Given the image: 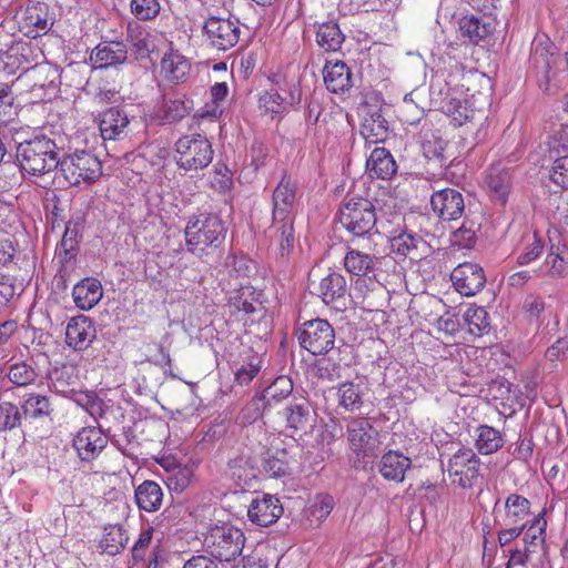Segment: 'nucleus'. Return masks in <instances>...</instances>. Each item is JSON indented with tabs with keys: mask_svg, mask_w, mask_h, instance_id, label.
I'll return each instance as SVG.
<instances>
[{
	"mask_svg": "<svg viewBox=\"0 0 568 568\" xmlns=\"http://www.w3.org/2000/svg\"><path fill=\"white\" fill-rule=\"evenodd\" d=\"M57 150L53 140L45 135H37L17 144L16 163L23 174L44 175L59 166Z\"/></svg>",
	"mask_w": 568,
	"mask_h": 568,
	"instance_id": "2",
	"label": "nucleus"
},
{
	"mask_svg": "<svg viewBox=\"0 0 568 568\" xmlns=\"http://www.w3.org/2000/svg\"><path fill=\"white\" fill-rule=\"evenodd\" d=\"M366 169L371 176L389 180L396 174L397 164L387 149L376 146L366 161Z\"/></svg>",
	"mask_w": 568,
	"mask_h": 568,
	"instance_id": "28",
	"label": "nucleus"
},
{
	"mask_svg": "<svg viewBox=\"0 0 568 568\" xmlns=\"http://www.w3.org/2000/svg\"><path fill=\"white\" fill-rule=\"evenodd\" d=\"M282 415L286 422V428L292 432V435L305 434L313 427L312 410L306 400L287 404Z\"/></svg>",
	"mask_w": 568,
	"mask_h": 568,
	"instance_id": "24",
	"label": "nucleus"
},
{
	"mask_svg": "<svg viewBox=\"0 0 568 568\" xmlns=\"http://www.w3.org/2000/svg\"><path fill=\"white\" fill-rule=\"evenodd\" d=\"M176 163L186 171L206 168L213 160L211 142L201 134L185 135L178 140Z\"/></svg>",
	"mask_w": 568,
	"mask_h": 568,
	"instance_id": "7",
	"label": "nucleus"
},
{
	"mask_svg": "<svg viewBox=\"0 0 568 568\" xmlns=\"http://www.w3.org/2000/svg\"><path fill=\"white\" fill-rule=\"evenodd\" d=\"M420 237L409 232H403L392 239V248L398 254L406 256L417 247Z\"/></svg>",
	"mask_w": 568,
	"mask_h": 568,
	"instance_id": "59",
	"label": "nucleus"
},
{
	"mask_svg": "<svg viewBox=\"0 0 568 568\" xmlns=\"http://www.w3.org/2000/svg\"><path fill=\"white\" fill-rule=\"evenodd\" d=\"M261 358L257 354L251 353L246 359L234 372L235 382L241 386H247L261 371Z\"/></svg>",
	"mask_w": 568,
	"mask_h": 568,
	"instance_id": "51",
	"label": "nucleus"
},
{
	"mask_svg": "<svg viewBox=\"0 0 568 568\" xmlns=\"http://www.w3.org/2000/svg\"><path fill=\"white\" fill-rule=\"evenodd\" d=\"M190 70L189 60L170 44L160 62V77L169 83L180 84L186 80Z\"/></svg>",
	"mask_w": 568,
	"mask_h": 568,
	"instance_id": "21",
	"label": "nucleus"
},
{
	"mask_svg": "<svg viewBox=\"0 0 568 568\" xmlns=\"http://www.w3.org/2000/svg\"><path fill=\"white\" fill-rule=\"evenodd\" d=\"M163 499V491L160 485L152 480H145L135 489V500L140 509L152 513L156 511Z\"/></svg>",
	"mask_w": 568,
	"mask_h": 568,
	"instance_id": "36",
	"label": "nucleus"
},
{
	"mask_svg": "<svg viewBox=\"0 0 568 568\" xmlns=\"http://www.w3.org/2000/svg\"><path fill=\"white\" fill-rule=\"evenodd\" d=\"M334 507V499L329 495L320 496L311 506V514L317 520L325 519Z\"/></svg>",
	"mask_w": 568,
	"mask_h": 568,
	"instance_id": "61",
	"label": "nucleus"
},
{
	"mask_svg": "<svg viewBox=\"0 0 568 568\" xmlns=\"http://www.w3.org/2000/svg\"><path fill=\"white\" fill-rule=\"evenodd\" d=\"M21 424L19 407L10 402H0V432L12 430Z\"/></svg>",
	"mask_w": 568,
	"mask_h": 568,
	"instance_id": "55",
	"label": "nucleus"
},
{
	"mask_svg": "<svg viewBox=\"0 0 568 568\" xmlns=\"http://www.w3.org/2000/svg\"><path fill=\"white\" fill-rule=\"evenodd\" d=\"M129 124L126 113L118 108H110L101 113L99 129L103 140H120L125 135Z\"/></svg>",
	"mask_w": 568,
	"mask_h": 568,
	"instance_id": "27",
	"label": "nucleus"
},
{
	"mask_svg": "<svg viewBox=\"0 0 568 568\" xmlns=\"http://www.w3.org/2000/svg\"><path fill=\"white\" fill-rule=\"evenodd\" d=\"M345 37L335 21H327L318 24L316 30V42L324 51L336 52L341 49Z\"/></svg>",
	"mask_w": 568,
	"mask_h": 568,
	"instance_id": "37",
	"label": "nucleus"
},
{
	"mask_svg": "<svg viewBox=\"0 0 568 568\" xmlns=\"http://www.w3.org/2000/svg\"><path fill=\"white\" fill-rule=\"evenodd\" d=\"M108 437L97 426L81 428L73 438V448L81 462L95 460L108 446Z\"/></svg>",
	"mask_w": 568,
	"mask_h": 568,
	"instance_id": "14",
	"label": "nucleus"
},
{
	"mask_svg": "<svg viewBox=\"0 0 568 568\" xmlns=\"http://www.w3.org/2000/svg\"><path fill=\"white\" fill-rule=\"evenodd\" d=\"M530 509L529 500L518 494H510L505 501L506 520L515 524L528 515Z\"/></svg>",
	"mask_w": 568,
	"mask_h": 568,
	"instance_id": "49",
	"label": "nucleus"
},
{
	"mask_svg": "<svg viewBox=\"0 0 568 568\" xmlns=\"http://www.w3.org/2000/svg\"><path fill=\"white\" fill-rule=\"evenodd\" d=\"M536 276L540 274L550 277H562L568 274V247L566 245H552L539 271H535Z\"/></svg>",
	"mask_w": 568,
	"mask_h": 568,
	"instance_id": "32",
	"label": "nucleus"
},
{
	"mask_svg": "<svg viewBox=\"0 0 568 568\" xmlns=\"http://www.w3.org/2000/svg\"><path fill=\"white\" fill-rule=\"evenodd\" d=\"M128 41L130 50L136 60L151 59V54L159 51L165 43L164 36L158 32H151L138 24L129 26Z\"/></svg>",
	"mask_w": 568,
	"mask_h": 568,
	"instance_id": "18",
	"label": "nucleus"
},
{
	"mask_svg": "<svg viewBox=\"0 0 568 568\" xmlns=\"http://www.w3.org/2000/svg\"><path fill=\"white\" fill-rule=\"evenodd\" d=\"M345 420L348 447L358 458H364L373 448L378 432L366 417L353 416Z\"/></svg>",
	"mask_w": 568,
	"mask_h": 568,
	"instance_id": "12",
	"label": "nucleus"
},
{
	"mask_svg": "<svg viewBox=\"0 0 568 568\" xmlns=\"http://www.w3.org/2000/svg\"><path fill=\"white\" fill-rule=\"evenodd\" d=\"M376 262V256L355 248L348 250L344 257L346 271L356 276H366L373 273Z\"/></svg>",
	"mask_w": 568,
	"mask_h": 568,
	"instance_id": "38",
	"label": "nucleus"
},
{
	"mask_svg": "<svg viewBox=\"0 0 568 568\" xmlns=\"http://www.w3.org/2000/svg\"><path fill=\"white\" fill-rule=\"evenodd\" d=\"M551 160L554 163L550 170V180L562 189H568V153Z\"/></svg>",
	"mask_w": 568,
	"mask_h": 568,
	"instance_id": "57",
	"label": "nucleus"
},
{
	"mask_svg": "<svg viewBox=\"0 0 568 568\" xmlns=\"http://www.w3.org/2000/svg\"><path fill=\"white\" fill-rule=\"evenodd\" d=\"M361 133L369 143L384 142L389 134L388 121L381 109L367 108L363 115Z\"/></svg>",
	"mask_w": 568,
	"mask_h": 568,
	"instance_id": "26",
	"label": "nucleus"
},
{
	"mask_svg": "<svg viewBox=\"0 0 568 568\" xmlns=\"http://www.w3.org/2000/svg\"><path fill=\"white\" fill-rule=\"evenodd\" d=\"M420 145L424 155L429 160H436L440 165L447 161L445 156L446 141L442 139L437 131H434L430 123L425 121L419 133Z\"/></svg>",
	"mask_w": 568,
	"mask_h": 568,
	"instance_id": "30",
	"label": "nucleus"
},
{
	"mask_svg": "<svg viewBox=\"0 0 568 568\" xmlns=\"http://www.w3.org/2000/svg\"><path fill=\"white\" fill-rule=\"evenodd\" d=\"M549 159L568 153V125H554L547 140Z\"/></svg>",
	"mask_w": 568,
	"mask_h": 568,
	"instance_id": "48",
	"label": "nucleus"
},
{
	"mask_svg": "<svg viewBox=\"0 0 568 568\" xmlns=\"http://www.w3.org/2000/svg\"><path fill=\"white\" fill-rule=\"evenodd\" d=\"M159 0H132L131 11L139 20L154 19L160 12Z\"/></svg>",
	"mask_w": 568,
	"mask_h": 568,
	"instance_id": "56",
	"label": "nucleus"
},
{
	"mask_svg": "<svg viewBox=\"0 0 568 568\" xmlns=\"http://www.w3.org/2000/svg\"><path fill=\"white\" fill-rule=\"evenodd\" d=\"M22 410L26 417L41 418L49 416L52 412V407L47 396L31 395L24 400Z\"/></svg>",
	"mask_w": 568,
	"mask_h": 568,
	"instance_id": "53",
	"label": "nucleus"
},
{
	"mask_svg": "<svg viewBox=\"0 0 568 568\" xmlns=\"http://www.w3.org/2000/svg\"><path fill=\"white\" fill-rule=\"evenodd\" d=\"M260 106L272 115L281 114L285 110L284 99L273 90L264 92L260 97Z\"/></svg>",
	"mask_w": 568,
	"mask_h": 568,
	"instance_id": "58",
	"label": "nucleus"
},
{
	"mask_svg": "<svg viewBox=\"0 0 568 568\" xmlns=\"http://www.w3.org/2000/svg\"><path fill=\"white\" fill-rule=\"evenodd\" d=\"M226 232L227 227L217 214L193 215L184 229L186 248L207 263L209 257L224 244Z\"/></svg>",
	"mask_w": 568,
	"mask_h": 568,
	"instance_id": "1",
	"label": "nucleus"
},
{
	"mask_svg": "<svg viewBox=\"0 0 568 568\" xmlns=\"http://www.w3.org/2000/svg\"><path fill=\"white\" fill-rule=\"evenodd\" d=\"M103 290L99 280L85 277L77 283L72 290L74 304L84 311L94 307L102 298Z\"/></svg>",
	"mask_w": 568,
	"mask_h": 568,
	"instance_id": "29",
	"label": "nucleus"
},
{
	"mask_svg": "<svg viewBox=\"0 0 568 568\" xmlns=\"http://www.w3.org/2000/svg\"><path fill=\"white\" fill-rule=\"evenodd\" d=\"M192 470L187 467H179L169 477V487L175 491H182L191 481Z\"/></svg>",
	"mask_w": 568,
	"mask_h": 568,
	"instance_id": "62",
	"label": "nucleus"
},
{
	"mask_svg": "<svg viewBox=\"0 0 568 568\" xmlns=\"http://www.w3.org/2000/svg\"><path fill=\"white\" fill-rule=\"evenodd\" d=\"M229 94V87L225 82H216L210 89L211 102L206 103L201 111V116L216 119L222 115V102Z\"/></svg>",
	"mask_w": 568,
	"mask_h": 568,
	"instance_id": "46",
	"label": "nucleus"
},
{
	"mask_svg": "<svg viewBox=\"0 0 568 568\" xmlns=\"http://www.w3.org/2000/svg\"><path fill=\"white\" fill-rule=\"evenodd\" d=\"M442 108L456 126H462L473 121L476 114L466 100L456 98H447Z\"/></svg>",
	"mask_w": 568,
	"mask_h": 568,
	"instance_id": "42",
	"label": "nucleus"
},
{
	"mask_svg": "<svg viewBox=\"0 0 568 568\" xmlns=\"http://www.w3.org/2000/svg\"><path fill=\"white\" fill-rule=\"evenodd\" d=\"M293 389L290 378L285 376L277 377L271 386H268L262 394V398L267 406H272L286 398Z\"/></svg>",
	"mask_w": 568,
	"mask_h": 568,
	"instance_id": "50",
	"label": "nucleus"
},
{
	"mask_svg": "<svg viewBox=\"0 0 568 568\" xmlns=\"http://www.w3.org/2000/svg\"><path fill=\"white\" fill-rule=\"evenodd\" d=\"M459 30L464 38L474 43L487 39L495 30L489 18L464 17L459 21Z\"/></svg>",
	"mask_w": 568,
	"mask_h": 568,
	"instance_id": "34",
	"label": "nucleus"
},
{
	"mask_svg": "<svg viewBox=\"0 0 568 568\" xmlns=\"http://www.w3.org/2000/svg\"><path fill=\"white\" fill-rule=\"evenodd\" d=\"M129 541V535L122 525H108L103 529L99 548L102 552L115 556L122 552Z\"/></svg>",
	"mask_w": 568,
	"mask_h": 568,
	"instance_id": "35",
	"label": "nucleus"
},
{
	"mask_svg": "<svg viewBox=\"0 0 568 568\" xmlns=\"http://www.w3.org/2000/svg\"><path fill=\"white\" fill-rule=\"evenodd\" d=\"M480 459L470 448L459 449L448 460L447 471L453 483L462 488H471L479 476Z\"/></svg>",
	"mask_w": 568,
	"mask_h": 568,
	"instance_id": "11",
	"label": "nucleus"
},
{
	"mask_svg": "<svg viewBox=\"0 0 568 568\" xmlns=\"http://www.w3.org/2000/svg\"><path fill=\"white\" fill-rule=\"evenodd\" d=\"M7 376L17 386H28L37 378L34 368L26 362H17L9 366Z\"/></svg>",
	"mask_w": 568,
	"mask_h": 568,
	"instance_id": "54",
	"label": "nucleus"
},
{
	"mask_svg": "<svg viewBox=\"0 0 568 568\" xmlns=\"http://www.w3.org/2000/svg\"><path fill=\"white\" fill-rule=\"evenodd\" d=\"M50 387L57 394L64 397H71L73 399V394L78 393L74 388L78 377L73 374L72 367L63 366L61 368H55L50 375Z\"/></svg>",
	"mask_w": 568,
	"mask_h": 568,
	"instance_id": "41",
	"label": "nucleus"
},
{
	"mask_svg": "<svg viewBox=\"0 0 568 568\" xmlns=\"http://www.w3.org/2000/svg\"><path fill=\"white\" fill-rule=\"evenodd\" d=\"M430 205L434 213L443 221H455L462 217L465 211V200L456 189L446 187L432 194Z\"/></svg>",
	"mask_w": 568,
	"mask_h": 568,
	"instance_id": "17",
	"label": "nucleus"
},
{
	"mask_svg": "<svg viewBox=\"0 0 568 568\" xmlns=\"http://www.w3.org/2000/svg\"><path fill=\"white\" fill-rule=\"evenodd\" d=\"M298 342L311 354L324 355L334 347L335 331L326 320H311L300 327Z\"/></svg>",
	"mask_w": 568,
	"mask_h": 568,
	"instance_id": "8",
	"label": "nucleus"
},
{
	"mask_svg": "<svg viewBox=\"0 0 568 568\" xmlns=\"http://www.w3.org/2000/svg\"><path fill=\"white\" fill-rule=\"evenodd\" d=\"M326 89L335 94L344 93L353 87L352 73L344 61L328 60L323 68Z\"/></svg>",
	"mask_w": 568,
	"mask_h": 568,
	"instance_id": "22",
	"label": "nucleus"
},
{
	"mask_svg": "<svg viewBox=\"0 0 568 568\" xmlns=\"http://www.w3.org/2000/svg\"><path fill=\"white\" fill-rule=\"evenodd\" d=\"M546 526L547 523L541 515L535 517L529 525H521L520 527H525L523 531L525 547L535 549V551L537 550L538 547H541L542 544L545 542Z\"/></svg>",
	"mask_w": 568,
	"mask_h": 568,
	"instance_id": "47",
	"label": "nucleus"
},
{
	"mask_svg": "<svg viewBox=\"0 0 568 568\" xmlns=\"http://www.w3.org/2000/svg\"><path fill=\"white\" fill-rule=\"evenodd\" d=\"M282 514L283 507L280 500L267 494L253 498L247 509L250 520L262 527L276 523Z\"/></svg>",
	"mask_w": 568,
	"mask_h": 568,
	"instance_id": "19",
	"label": "nucleus"
},
{
	"mask_svg": "<svg viewBox=\"0 0 568 568\" xmlns=\"http://www.w3.org/2000/svg\"><path fill=\"white\" fill-rule=\"evenodd\" d=\"M78 406L84 409L97 422L104 416L108 406L94 392H79L73 394L72 399Z\"/></svg>",
	"mask_w": 568,
	"mask_h": 568,
	"instance_id": "44",
	"label": "nucleus"
},
{
	"mask_svg": "<svg viewBox=\"0 0 568 568\" xmlns=\"http://www.w3.org/2000/svg\"><path fill=\"white\" fill-rule=\"evenodd\" d=\"M504 445L500 432L488 425H480L475 432V446L481 455L496 453Z\"/></svg>",
	"mask_w": 568,
	"mask_h": 568,
	"instance_id": "39",
	"label": "nucleus"
},
{
	"mask_svg": "<svg viewBox=\"0 0 568 568\" xmlns=\"http://www.w3.org/2000/svg\"><path fill=\"white\" fill-rule=\"evenodd\" d=\"M534 442L531 437L520 436L514 448L513 456L515 459L528 463L532 456Z\"/></svg>",
	"mask_w": 568,
	"mask_h": 568,
	"instance_id": "63",
	"label": "nucleus"
},
{
	"mask_svg": "<svg viewBox=\"0 0 568 568\" xmlns=\"http://www.w3.org/2000/svg\"><path fill=\"white\" fill-rule=\"evenodd\" d=\"M18 80L24 81L30 93L39 101L51 100L58 94L61 84L59 68L41 61L27 68Z\"/></svg>",
	"mask_w": 568,
	"mask_h": 568,
	"instance_id": "6",
	"label": "nucleus"
},
{
	"mask_svg": "<svg viewBox=\"0 0 568 568\" xmlns=\"http://www.w3.org/2000/svg\"><path fill=\"white\" fill-rule=\"evenodd\" d=\"M267 406L262 397L253 398L241 412L243 423H253L262 416V407Z\"/></svg>",
	"mask_w": 568,
	"mask_h": 568,
	"instance_id": "64",
	"label": "nucleus"
},
{
	"mask_svg": "<svg viewBox=\"0 0 568 568\" xmlns=\"http://www.w3.org/2000/svg\"><path fill=\"white\" fill-rule=\"evenodd\" d=\"M450 278L456 291L465 296L477 294L486 284L483 267L471 262H465L455 267Z\"/></svg>",
	"mask_w": 568,
	"mask_h": 568,
	"instance_id": "16",
	"label": "nucleus"
},
{
	"mask_svg": "<svg viewBox=\"0 0 568 568\" xmlns=\"http://www.w3.org/2000/svg\"><path fill=\"white\" fill-rule=\"evenodd\" d=\"M294 221H283L280 224H272L274 231V241L277 244L278 255L282 260H286L294 250L295 234H294Z\"/></svg>",
	"mask_w": 568,
	"mask_h": 568,
	"instance_id": "43",
	"label": "nucleus"
},
{
	"mask_svg": "<svg viewBox=\"0 0 568 568\" xmlns=\"http://www.w3.org/2000/svg\"><path fill=\"white\" fill-rule=\"evenodd\" d=\"M338 405L346 412H354L363 406V388L352 382L344 383L338 387Z\"/></svg>",
	"mask_w": 568,
	"mask_h": 568,
	"instance_id": "45",
	"label": "nucleus"
},
{
	"mask_svg": "<svg viewBox=\"0 0 568 568\" xmlns=\"http://www.w3.org/2000/svg\"><path fill=\"white\" fill-rule=\"evenodd\" d=\"M90 59L97 69L122 64L128 59V49L120 41L101 42L92 51Z\"/></svg>",
	"mask_w": 568,
	"mask_h": 568,
	"instance_id": "23",
	"label": "nucleus"
},
{
	"mask_svg": "<svg viewBox=\"0 0 568 568\" xmlns=\"http://www.w3.org/2000/svg\"><path fill=\"white\" fill-rule=\"evenodd\" d=\"M93 321L85 315L72 317L65 328V343L75 351L87 349L95 339Z\"/></svg>",
	"mask_w": 568,
	"mask_h": 568,
	"instance_id": "20",
	"label": "nucleus"
},
{
	"mask_svg": "<svg viewBox=\"0 0 568 568\" xmlns=\"http://www.w3.org/2000/svg\"><path fill=\"white\" fill-rule=\"evenodd\" d=\"M191 104L182 99L165 100L161 109V118L168 123L180 121L189 114Z\"/></svg>",
	"mask_w": 568,
	"mask_h": 568,
	"instance_id": "52",
	"label": "nucleus"
},
{
	"mask_svg": "<svg viewBox=\"0 0 568 568\" xmlns=\"http://www.w3.org/2000/svg\"><path fill=\"white\" fill-rule=\"evenodd\" d=\"M203 34L210 47L220 51L233 48L240 39L241 29L237 20L210 17L203 24Z\"/></svg>",
	"mask_w": 568,
	"mask_h": 568,
	"instance_id": "9",
	"label": "nucleus"
},
{
	"mask_svg": "<svg viewBox=\"0 0 568 568\" xmlns=\"http://www.w3.org/2000/svg\"><path fill=\"white\" fill-rule=\"evenodd\" d=\"M410 464L412 462L408 457L398 452L389 450L382 456L378 469L385 479L402 483Z\"/></svg>",
	"mask_w": 568,
	"mask_h": 568,
	"instance_id": "31",
	"label": "nucleus"
},
{
	"mask_svg": "<svg viewBox=\"0 0 568 568\" xmlns=\"http://www.w3.org/2000/svg\"><path fill=\"white\" fill-rule=\"evenodd\" d=\"M486 183L494 200L504 205L511 186L509 171L500 165H491L486 175Z\"/></svg>",
	"mask_w": 568,
	"mask_h": 568,
	"instance_id": "33",
	"label": "nucleus"
},
{
	"mask_svg": "<svg viewBox=\"0 0 568 568\" xmlns=\"http://www.w3.org/2000/svg\"><path fill=\"white\" fill-rule=\"evenodd\" d=\"M59 171L69 185L93 183L102 175L101 161L87 151H75L60 160Z\"/></svg>",
	"mask_w": 568,
	"mask_h": 568,
	"instance_id": "5",
	"label": "nucleus"
},
{
	"mask_svg": "<svg viewBox=\"0 0 568 568\" xmlns=\"http://www.w3.org/2000/svg\"><path fill=\"white\" fill-rule=\"evenodd\" d=\"M0 59L7 68L23 69L38 64L44 59L42 49L32 41H14L1 53Z\"/></svg>",
	"mask_w": 568,
	"mask_h": 568,
	"instance_id": "15",
	"label": "nucleus"
},
{
	"mask_svg": "<svg viewBox=\"0 0 568 568\" xmlns=\"http://www.w3.org/2000/svg\"><path fill=\"white\" fill-rule=\"evenodd\" d=\"M337 220L354 237H371L372 234L378 233L375 205L365 197L353 196L344 200Z\"/></svg>",
	"mask_w": 568,
	"mask_h": 568,
	"instance_id": "3",
	"label": "nucleus"
},
{
	"mask_svg": "<svg viewBox=\"0 0 568 568\" xmlns=\"http://www.w3.org/2000/svg\"><path fill=\"white\" fill-rule=\"evenodd\" d=\"M348 292L346 278L336 272L327 274L317 285L316 294L326 305L338 307Z\"/></svg>",
	"mask_w": 568,
	"mask_h": 568,
	"instance_id": "25",
	"label": "nucleus"
},
{
	"mask_svg": "<svg viewBox=\"0 0 568 568\" xmlns=\"http://www.w3.org/2000/svg\"><path fill=\"white\" fill-rule=\"evenodd\" d=\"M244 544V532L229 524L211 527L204 537L206 552L220 561L236 559L242 554Z\"/></svg>",
	"mask_w": 568,
	"mask_h": 568,
	"instance_id": "4",
	"label": "nucleus"
},
{
	"mask_svg": "<svg viewBox=\"0 0 568 568\" xmlns=\"http://www.w3.org/2000/svg\"><path fill=\"white\" fill-rule=\"evenodd\" d=\"M296 193V183L291 176L284 174L272 194L274 225L283 221H294Z\"/></svg>",
	"mask_w": 568,
	"mask_h": 568,
	"instance_id": "13",
	"label": "nucleus"
},
{
	"mask_svg": "<svg viewBox=\"0 0 568 568\" xmlns=\"http://www.w3.org/2000/svg\"><path fill=\"white\" fill-rule=\"evenodd\" d=\"M19 30L28 38L36 39L47 34L53 26L49 6L44 2L30 1L17 13Z\"/></svg>",
	"mask_w": 568,
	"mask_h": 568,
	"instance_id": "10",
	"label": "nucleus"
},
{
	"mask_svg": "<svg viewBox=\"0 0 568 568\" xmlns=\"http://www.w3.org/2000/svg\"><path fill=\"white\" fill-rule=\"evenodd\" d=\"M463 318L471 335L480 337L489 333L490 318L485 307L476 305L469 306L465 311Z\"/></svg>",
	"mask_w": 568,
	"mask_h": 568,
	"instance_id": "40",
	"label": "nucleus"
},
{
	"mask_svg": "<svg viewBox=\"0 0 568 568\" xmlns=\"http://www.w3.org/2000/svg\"><path fill=\"white\" fill-rule=\"evenodd\" d=\"M452 244L459 248H470L476 242L475 232L462 225L459 229L452 233Z\"/></svg>",
	"mask_w": 568,
	"mask_h": 568,
	"instance_id": "60",
	"label": "nucleus"
}]
</instances>
